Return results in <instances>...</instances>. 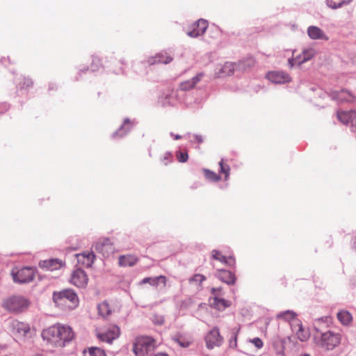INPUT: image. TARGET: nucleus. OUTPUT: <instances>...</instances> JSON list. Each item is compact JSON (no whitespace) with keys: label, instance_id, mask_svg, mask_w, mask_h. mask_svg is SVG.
I'll return each mask as SVG.
<instances>
[{"label":"nucleus","instance_id":"5fc2aeb1","mask_svg":"<svg viewBox=\"0 0 356 356\" xmlns=\"http://www.w3.org/2000/svg\"><path fill=\"white\" fill-rule=\"evenodd\" d=\"M355 285H356V283H355Z\"/></svg>","mask_w":356,"mask_h":356},{"label":"nucleus","instance_id":"a19ab883","mask_svg":"<svg viewBox=\"0 0 356 356\" xmlns=\"http://www.w3.org/2000/svg\"><path fill=\"white\" fill-rule=\"evenodd\" d=\"M175 341L181 346L184 348L188 347L191 344V342L189 341H186L184 339H182L181 337H179L175 339Z\"/></svg>","mask_w":356,"mask_h":356},{"label":"nucleus","instance_id":"e433bc0d","mask_svg":"<svg viewBox=\"0 0 356 356\" xmlns=\"http://www.w3.org/2000/svg\"><path fill=\"white\" fill-rule=\"evenodd\" d=\"M36 335V330L35 327H31L29 325H24V336L32 337Z\"/></svg>","mask_w":356,"mask_h":356},{"label":"nucleus","instance_id":"ea45409f","mask_svg":"<svg viewBox=\"0 0 356 356\" xmlns=\"http://www.w3.org/2000/svg\"><path fill=\"white\" fill-rule=\"evenodd\" d=\"M250 342L254 345V346L257 348H261L263 347V341L259 337H255L250 340Z\"/></svg>","mask_w":356,"mask_h":356},{"label":"nucleus","instance_id":"6e6552de","mask_svg":"<svg viewBox=\"0 0 356 356\" xmlns=\"http://www.w3.org/2000/svg\"><path fill=\"white\" fill-rule=\"evenodd\" d=\"M315 54V50L312 48L304 49L299 55L296 56L294 58L288 59L290 67H292L294 65H300L301 64L312 59Z\"/></svg>","mask_w":356,"mask_h":356},{"label":"nucleus","instance_id":"8fccbe9b","mask_svg":"<svg viewBox=\"0 0 356 356\" xmlns=\"http://www.w3.org/2000/svg\"><path fill=\"white\" fill-rule=\"evenodd\" d=\"M353 248L356 250V236L354 238Z\"/></svg>","mask_w":356,"mask_h":356},{"label":"nucleus","instance_id":"2f4dec72","mask_svg":"<svg viewBox=\"0 0 356 356\" xmlns=\"http://www.w3.org/2000/svg\"><path fill=\"white\" fill-rule=\"evenodd\" d=\"M203 172L204 173V175L206 178L208 180L212 181H218L220 179V177L217 175L216 172L209 170L208 169H204Z\"/></svg>","mask_w":356,"mask_h":356},{"label":"nucleus","instance_id":"9d476101","mask_svg":"<svg viewBox=\"0 0 356 356\" xmlns=\"http://www.w3.org/2000/svg\"><path fill=\"white\" fill-rule=\"evenodd\" d=\"M266 78L276 84H284L291 81L290 75L282 71H271L266 74Z\"/></svg>","mask_w":356,"mask_h":356},{"label":"nucleus","instance_id":"a878e982","mask_svg":"<svg viewBox=\"0 0 356 356\" xmlns=\"http://www.w3.org/2000/svg\"><path fill=\"white\" fill-rule=\"evenodd\" d=\"M159 281L162 282L163 286H166V277L163 275H160L156 277H145L142 280V282L143 284L149 283L152 286H157Z\"/></svg>","mask_w":356,"mask_h":356},{"label":"nucleus","instance_id":"2eb2a0df","mask_svg":"<svg viewBox=\"0 0 356 356\" xmlns=\"http://www.w3.org/2000/svg\"><path fill=\"white\" fill-rule=\"evenodd\" d=\"M39 266L41 268L53 271L61 268L63 263L58 259H50L40 261Z\"/></svg>","mask_w":356,"mask_h":356},{"label":"nucleus","instance_id":"7ed1b4c3","mask_svg":"<svg viewBox=\"0 0 356 356\" xmlns=\"http://www.w3.org/2000/svg\"><path fill=\"white\" fill-rule=\"evenodd\" d=\"M314 340L315 343L325 350H332L341 342V335L332 331L324 333L316 332Z\"/></svg>","mask_w":356,"mask_h":356},{"label":"nucleus","instance_id":"49530a36","mask_svg":"<svg viewBox=\"0 0 356 356\" xmlns=\"http://www.w3.org/2000/svg\"><path fill=\"white\" fill-rule=\"evenodd\" d=\"M154 356H168V355L165 353H159L156 354Z\"/></svg>","mask_w":356,"mask_h":356},{"label":"nucleus","instance_id":"0eeeda50","mask_svg":"<svg viewBox=\"0 0 356 356\" xmlns=\"http://www.w3.org/2000/svg\"><path fill=\"white\" fill-rule=\"evenodd\" d=\"M221 291V288H212L211 293L213 297L209 299V303L211 307L219 310L223 311L226 308L231 306V302L224 298L218 297L219 292Z\"/></svg>","mask_w":356,"mask_h":356},{"label":"nucleus","instance_id":"864d4df0","mask_svg":"<svg viewBox=\"0 0 356 356\" xmlns=\"http://www.w3.org/2000/svg\"><path fill=\"white\" fill-rule=\"evenodd\" d=\"M34 356H44V355H42V354H36V355H35Z\"/></svg>","mask_w":356,"mask_h":356},{"label":"nucleus","instance_id":"4be33fe9","mask_svg":"<svg viewBox=\"0 0 356 356\" xmlns=\"http://www.w3.org/2000/svg\"><path fill=\"white\" fill-rule=\"evenodd\" d=\"M172 60V58L168 55L166 53H161L157 54L155 57L149 60V63L151 65L156 63H170Z\"/></svg>","mask_w":356,"mask_h":356},{"label":"nucleus","instance_id":"f3484780","mask_svg":"<svg viewBox=\"0 0 356 356\" xmlns=\"http://www.w3.org/2000/svg\"><path fill=\"white\" fill-rule=\"evenodd\" d=\"M78 263L83 267L89 268L92 266L95 258L92 252H85L76 254Z\"/></svg>","mask_w":356,"mask_h":356},{"label":"nucleus","instance_id":"f257e3e1","mask_svg":"<svg viewBox=\"0 0 356 356\" xmlns=\"http://www.w3.org/2000/svg\"><path fill=\"white\" fill-rule=\"evenodd\" d=\"M41 337L47 345L53 348H63L74 337L70 326L57 323L42 331Z\"/></svg>","mask_w":356,"mask_h":356},{"label":"nucleus","instance_id":"a18cd8bd","mask_svg":"<svg viewBox=\"0 0 356 356\" xmlns=\"http://www.w3.org/2000/svg\"><path fill=\"white\" fill-rule=\"evenodd\" d=\"M23 305H24V308L29 307V302L28 300L24 299Z\"/></svg>","mask_w":356,"mask_h":356},{"label":"nucleus","instance_id":"de8ad7c7","mask_svg":"<svg viewBox=\"0 0 356 356\" xmlns=\"http://www.w3.org/2000/svg\"><path fill=\"white\" fill-rule=\"evenodd\" d=\"M169 156H170V155H169V154H166V155H165V158H164V160H165V161H168V157H169ZM164 164H165V165H167V164H168V161H165V162H164Z\"/></svg>","mask_w":356,"mask_h":356},{"label":"nucleus","instance_id":"37998d69","mask_svg":"<svg viewBox=\"0 0 356 356\" xmlns=\"http://www.w3.org/2000/svg\"><path fill=\"white\" fill-rule=\"evenodd\" d=\"M164 322V319L163 317H159L156 321H154L156 324L161 325Z\"/></svg>","mask_w":356,"mask_h":356},{"label":"nucleus","instance_id":"603ef678","mask_svg":"<svg viewBox=\"0 0 356 356\" xmlns=\"http://www.w3.org/2000/svg\"><path fill=\"white\" fill-rule=\"evenodd\" d=\"M33 84L32 81L27 82V86H31Z\"/></svg>","mask_w":356,"mask_h":356},{"label":"nucleus","instance_id":"79ce46f5","mask_svg":"<svg viewBox=\"0 0 356 356\" xmlns=\"http://www.w3.org/2000/svg\"><path fill=\"white\" fill-rule=\"evenodd\" d=\"M193 280L195 282H202L205 280V277L202 275L197 274L193 276Z\"/></svg>","mask_w":356,"mask_h":356},{"label":"nucleus","instance_id":"3c124183","mask_svg":"<svg viewBox=\"0 0 356 356\" xmlns=\"http://www.w3.org/2000/svg\"><path fill=\"white\" fill-rule=\"evenodd\" d=\"M174 137H175V140H179L181 138V136H179V135H175Z\"/></svg>","mask_w":356,"mask_h":356},{"label":"nucleus","instance_id":"c756f323","mask_svg":"<svg viewBox=\"0 0 356 356\" xmlns=\"http://www.w3.org/2000/svg\"><path fill=\"white\" fill-rule=\"evenodd\" d=\"M356 113H337V117L339 121H341L343 124H346L350 121L353 122V120H352L351 114H355Z\"/></svg>","mask_w":356,"mask_h":356},{"label":"nucleus","instance_id":"c03bdc74","mask_svg":"<svg viewBox=\"0 0 356 356\" xmlns=\"http://www.w3.org/2000/svg\"><path fill=\"white\" fill-rule=\"evenodd\" d=\"M195 138L196 139V140H197V142L198 143H202V142H203V138H202V136L196 135V136H195Z\"/></svg>","mask_w":356,"mask_h":356},{"label":"nucleus","instance_id":"7c9ffc66","mask_svg":"<svg viewBox=\"0 0 356 356\" xmlns=\"http://www.w3.org/2000/svg\"><path fill=\"white\" fill-rule=\"evenodd\" d=\"M296 335L301 341H306L309 338L310 333L307 329H305L300 325L296 332Z\"/></svg>","mask_w":356,"mask_h":356},{"label":"nucleus","instance_id":"58836bf2","mask_svg":"<svg viewBox=\"0 0 356 356\" xmlns=\"http://www.w3.org/2000/svg\"><path fill=\"white\" fill-rule=\"evenodd\" d=\"M177 159L178 161H179L181 163H184V162L187 161V160L188 159V153L186 152H178L177 153Z\"/></svg>","mask_w":356,"mask_h":356},{"label":"nucleus","instance_id":"1a4fd4ad","mask_svg":"<svg viewBox=\"0 0 356 356\" xmlns=\"http://www.w3.org/2000/svg\"><path fill=\"white\" fill-rule=\"evenodd\" d=\"M70 282L79 288H85L88 282V277L84 270L78 268L71 275Z\"/></svg>","mask_w":356,"mask_h":356},{"label":"nucleus","instance_id":"f704fd0d","mask_svg":"<svg viewBox=\"0 0 356 356\" xmlns=\"http://www.w3.org/2000/svg\"><path fill=\"white\" fill-rule=\"evenodd\" d=\"M344 3L343 0H327V5L333 9L341 7Z\"/></svg>","mask_w":356,"mask_h":356},{"label":"nucleus","instance_id":"a211bd4d","mask_svg":"<svg viewBox=\"0 0 356 356\" xmlns=\"http://www.w3.org/2000/svg\"><path fill=\"white\" fill-rule=\"evenodd\" d=\"M333 98L339 102H353L355 97L346 90H341L333 93Z\"/></svg>","mask_w":356,"mask_h":356},{"label":"nucleus","instance_id":"4468645a","mask_svg":"<svg viewBox=\"0 0 356 356\" xmlns=\"http://www.w3.org/2000/svg\"><path fill=\"white\" fill-rule=\"evenodd\" d=\"M211 256L213 259L218 261L228 266H232L236 264V261L234 257H226L223 255L221 252L216 250L211 251Z\"/></svg>","mask_w":356,"mask_h":356},{"label":"nucleus","instance_id":"5701e85b","mask_svg":"<svg viewBox=\"0 0 356 356\" xmlns=\"http://www.w3.org/2000/svg\"><path fill=\"white\" fill-rule=\"evenodd\" d=\"M235 70V64L233 63H225L220 70L219 76H230L234 74Z\"/></svg>","mask_w":356,"mask_h":356},{"label":"nucleus","instance_id":"09e8293b","mask_svg":"<svg viewBox=\"0 0 356 356\" xmlns=\"http://www.w3.org/2000/svg\"><path fill=\"white\" fill-rule=\"evenodd\" d=\"M232 334H233V336L234 338V346H236V335L235 334L234 332H233Z\"/></svg>","mask_w":356,"mask_h":356},{"label":"nucleus","instance_id":"c85d7f7f","mask_svg":"<svg viewBox=\"0 0 356 356\" xmlns=\"http://www.w3.org/2000/svg\"><path fill=\"white\" fill-rule=\"evenodd\" d=\"M133 124L134 122H131L129 120H124L123 124L121 126L120 130L115 134V135H119L120 136H123L126 134V132L131 129Z\"/></svg>","mask_w":356,"mask_h":356},{"label":"nucleus","instance_id":"393cba45","mask_svg":"<svg viewBox=\"0 0 356 356\" xmlns=\"http://www.w3.org/2000/svg\"><path fill=\"white\" fill-rule=\"evenodd\" d=\"M37 275V270L35 268H24V283L30 282L34 280Z\"/></svg>","mask_w":356,"mask_h":356},{"label":"nucleus","instance_id":"dca6fc26","mask_svg":"<svg viewBox=\"0 0 356 356\" xmlns=\"http://www.w3.org/2000/svg\"><path fill=\"white\" fill-rule=\"evenodd\" d=\"M307 34L312 40H328L329 38L320 28L316 26H310L307 29Z\"/></svg>","mask_w":356,"mask_h":356},{"label":"nucleus","instance_id":"72a5a7b5","mask_svg":"<svg viewBox=\"0 0 356 356\" xmlns=\"http://www.w3.org/2000/svg\"><path fill=\"white\" fill-rule=\"evenodd\" d=\"M89 356H106L104 351L99 348L91 347L88 348Z\"/></svg>","mask_w":356,"mask_h":356},{"label":"nucleus","instance_id":"20e7f679","mask_svg":"<svg viewBox=\"0 0 356 356\" xmlns=\"http://www.w3.org/2000/svg\"><path fill=\"white\" fill-rule=\"evenodd\" d=\"M156 347V340L152 337L140 336L136 338L133 350L136 356H149Z\"/></svg>","mask_w":356,"mask_h":356},{"label":"nucleus","instance_id":"bb28decb","mask_svg":"<svg viewBox=\"0 0 356 356\" xmlns=\"http://www.w3.org/2000/svg\"><path fill=\"white\" fill-rule=\"evenodd\" d=\"M337 318L342 324L348 325L352 321V316L347 311H341L337 314Z\"/></svg>","mask_w":356,"mask_h":356},{"label":"nucleus","instance_id":"412c9836","mask_svg":"<svg viewBox=\"0 0 356 356\" xmlns=\"http://www.w3.org/2000/svg\"><path fill=\"white\" fill-rule=\"evenodd\" d=\"M138 260V258L132 254L122 255L119 257L118 264L122 267L132 266L137 263Z\"/></svg>","mask_w":356,"mask_h":356},{"label":"nucleus","instance_id":"f03ea898","mask_svg":"<svg viewBox=\"0 0 356 356\" xmlns=\"http://www.w3.org/2000/svg\"><path fill=\"white\" fill-rule=\"evenodd\" d=\"M53 300L63 309H73L79 305V298L74 290L67 289L53 293Z\"/></svg>","mask_w":356,"mask_h":356},{"label":"nucleus","instance_id":"423d86ee","mask_svg":"<svg viewBox=\"0 0 356 356\" xmlns=\"http://www.w3.org/2000/svg\"><path fill=\"white\" fill-rule=\"evenodd\" d=\"M208 25L209 24L207 20L200 19L188 26L186 33L192 38L198 37L205 33L208 28Z\"/></svg>","mask_w":356,"mask_h":356},{"label":"nucleus","instance_id":"6ab92c4d","mask_svg":"<svg viewBox=\"0 0 356 356\" xmlns=\"http://www.w3.org/2000/svg\"><path fill=\"white\" fill-rule=\"evenodd\" d=\"M222 282L233 285L236 282V277L234 273L226 270H219L216 275Z\"/></svg>","mask_w":356,"mask_h":356},{"label":"nucleus","instance_id":"c9c22d12","mask_svg":"<svg viewBox=\"0 0 356 356\" xmlns=\"http://www.w3.org/2000/svg\"><path fill=\"white\" fill-rule=\"evenodd\" d=\"M220 167V172L225 174V179L227 180L229 175L230 168L228 165L224 163L223 160H221L219 163Z\"/></svg>","mask_w":356,"mask_h":356},{"label":"nucleus","instance_id":"f8f14e48","mask_svg":"<svg viewBox=\"0 0 356 356\" xmlns=\"http://www.w3.org/2000/svg\"><path fill=\"white\" fill-rule=\"evenodd\" d=\"M3 307L11 312H19L22 307V300L19 296H12L6 299Z\"/></svg>","mask_w":356,"mask_h":356},{"label":"nucleus","instance_id":"b1692460","mask_svg":"<svg viewBox=\"0 0 356 356\" xmlns=\"http://www.w3.org/2000/svg\"><path fill=\"white\" fill-rule=\"evenodd\" d=\"M98 312L104 318L108 317L112 313V309L108 302L104 301L98 307Z\"/></svg>","mask_w":356,"mask_h":356},{"label":"nucleus","instance_id":"39448f33","mask_svg":"<svg viewBox=\"0 0 356 356\" xmlns=\"http://www.w3.org/2000/svg\"><path fill=\"white\" fill-rule=\"evenodd\" d=\"M204 340L207 348L213 349L222 344L223 337L220 335L219 329L215 327L207 334Z\"/></svg>","mask_w":356,"mask_h":356},{"label":"nucleus","instance_id":"aec40b11","mask_svg":"<svg viewBox=\"0 0 356 356\" xmlns=\"http://www.w3.org/2000/svg\"><path fill=\"white\" fill-rule=\"evenodd\" d=\"M202 78V74H197V76L193 77L190 80H187L185 81H183L179 85V88L181 90L187 91L189 90H191L195 88L196 84L200 82Z\"/></svg>","mask_w":356,"mask_h":356},{"label":"nucleus","instance_id":"473e14b6","mask_svg":"<svg viewBox=\"0 0 356 356\" xmlns=\"http://www.w3.org/2000/svg\"><path fill=\"white\" fill-rule=\"evenodd\" d=\"M20 271H21L20 269H19L17 267L13 268V270L11 271V275H12L13 281L15 282H17V283L22 282V275L20 273Z\"/></svg>","mask_w":356,"mask_h":356},{"label":"nucleus","instance_id":"ddd939ff","mask_svg":"<svg viewBox=\"0 0 356 356\" xmlns=\"http://www.w3.org/2000/svg\"><path fill=\"white\" fill-rule=\"evenodd\" d=\"M120 334V327L116 325H111L108 330L104 333H98L97 337L102 341L111 343Z\"/></svg>","mask_w":356,"mask_h":356},{"label":"nucleus","instance_id":"4c0bfd02","mask_svg":"<svg viewBox=\"0 0 356 356\" xmlns=\"http://www.w3.org/2000/svg\"><path fill=\"white\" fill-rule=\"evenodd\" d=\"M102 65V63L99 58H93L91 62L90 70L92 71L97 70Z\"/></svg>","mask_w":356,"mask_h":356},{"label":"nucleus","instance_id":"9b49d317","mask_svg":"<svg viewBox=\"0 0 356 356\" xmlns=\"http://www.w3.org/2000/svg\"><path fill=\"white\" fill-rule=\"evenodd\" d=\"M95 250L102 253L103 256L107 257L114 251V246L109 238H104L99 239L95 243Z\"/></svg>","mask_w":356,"mask_h":356},{"label":"nucleus","instance_id":"cd10ccee","mask_svg":"<svg viewBox=\"0 0 356 356\" xmlns=\"http://www.w3.org/2000/svg\"><path fill=\"white\" fill-rule=\"evenodd\" d=\"M296 317V314L291 310H287L283 312H280L277 315V318L279 319H282L286 321H291V320L295 319Z\"/></svg>","mask_w":356,"mask_h":356}]
</instances>
